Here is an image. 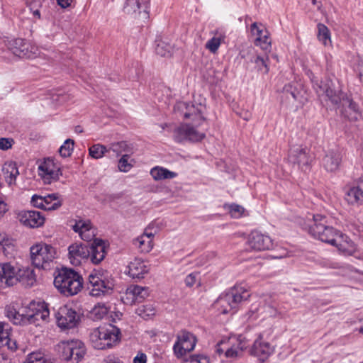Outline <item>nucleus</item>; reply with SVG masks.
Here are the masks:
<instances>
[{"instance_id":"nucleus-45","label":"nucleus","mask_w":363,"mask_h":363,"mask_svg":"<svg viewBox=\"0 0 363 363\" xmlns=\"http://www.w3.org/2000/svg\"><path fill=\"white\" fill-rule=\"evenodd\" d=\"M108 151L111 150L116 153V156L122 155L123 152H128L130 151L129 145L125 141H120L110 144L108 148Z\"/></svg>"},{"instance_id":"nucleus-48","label":"nucleus","mask_w":363,"mask_h":363,"mask_svg":"<svg viewBox=\"0 0 363 363\" xmlns=\"http://www.w3.org/2000/svg\"><path fill=\"white\" fill-rule=\"evenodd\" d=\"M228 211L232 218H239L242 216L245 208L238 204L233 203L228 205Z\"/></svg>"},{"instance_id":"nucleus-50","label":"nucleus","mask_w":363,"mask_h":363,"mask_svg":"<svg viewBox=\"0 0 363 363\" xmlns=\"http://www.w3.org/2000/svg\"><path fill=\"white\" fill-rule=\"evenodd\" d=\"M138 314L143 318L149 317L155 314V309L151 306H143L138 309Z\"/></svg>"},{"instance_id":"nucleus-43","label":"nucleus","mask_w":363,"mask_h":363,"mask_svg":"<svg viewBox=\"0 0 363 363\" xmlns=\"http://www.w3.org/2000/svg\"><path fill=\"white\" fill-rule=\"evenodd\" d=\"M135 160L132 158L129 154L122 155L118 160V169L121 172H128L135 165Z\"/></svg>"},{"instance_id":"nucleus-15","label":"nucleus","mask_w":363,"mask_h":363,"mask_svg":"<svg viewBox=\"0 0 363 363\" xmlns=\"http://www.w3.org/2000/svg\"><path fill=\"white\" fill-rule=\"evenodd\" d=\"M57 325L62 329L74 328L79 322L77 312L67 306L60 307L55 313Z\"/></svg>"},{"instance_id":"nucleus-29","label":"nucleus","mask_w":363,"mask_h":363,"mask_svg":"<svg viewBox=\"0 0 363 363\" xmlns=\"http://www.w3.org/2000/svg\"><path fill=\"white\" fill-rule=\"evenodd\" d=\"M128 274L132 278H143L144 275L149 272V265L147 262L135 258L131 261L128 266Z\"/></svg>"},{"instance_id":"nucleus-42","label":"nucleus","mask_w":363,"mask_h":363,"mask_svg":"<svg viewBox=\"0 0 363 363\" xmlns=\"http://www.w3.org/2000/svg\"><path fill=\"white\" fill-rule=\"evenodd\" d=\"M23 363H55L50 357L40 351H36L28 354Z\"/></svg>"},{"instance_id":"nucleus-21","label":"nucleus","mask_w":363,"mask_h":363,"mask_svg":"<svg viewBox=\"0 0 363 363\" xmlns=\"http://www.w3.org/2000/svg\"><path fill=\"white\" fill-rule=\"evenodd\" d=\"M108 245L106 242L100 238L94 240L90 247H89L90 255L89 259L94 264H99L105 258L107 253Z\"/></svg>"},{"instance_id":"nucleus-30","label":"nucleus","mask_w":363,"mask_h":363,"mask_svg":"<svg viewBox=\"0 0 363 363\" xmlns=\"http://www.w3.org/2000/svg\"><path fill=\"white\" fill-rule=\"evenodd\" d=\"M273 352L274 347L262 339L256 340L252 348V353L262 361L266 359Z\"/></svg>"},{"instance_id":"nucleus-38","label":"nucleus","mask_w":363,"mask_h":363,"mask_svg":"<svg viewBox=\"0 0 363 363\" xmlns=\"http://www.w3.org/2000/svg\"><path fill=\"white\" fill-rule=\"evenodd\" d=\"M317 38L324 46L332 45L330 31L323 23H319L317 25Z\"/></svg>"},{"instance_id":"nucleus-27","label":"nucleus","mask_w":363,"mask_h":363,"mask_svg":"<svg viewBox=\"0 0 363 363\" xmlns=\"http://www.w3.org/2000/svg\"><path fill=\"white\" fill-rule=\"evenodd\" d=\"M313 87L316 91L318 96L325 95L334 104L339 103L340 97L338 91L333 89L328 84H323L322 82H319L318 79H312Z\"/></svg>"},{"instance_id":"nucleus-26","label":"nucleus","mask_w":363,"mask_h":363,"mask_svg":"<svg viewBox=\"0 0 363 363\" xmlns=\"http://www.w3.org/2000/svg\"><path fill=\"white\" fill-rule=\"evenodd\" d=\"M345 200L348 204L353 206L363 204V182L354 186L345 187Z\"/></svg>"},{"instance_id":"nucleus-23","label":"nucleus","mask_w":363,"mask_h":363,"mask_svg":"<svg viewBox=\"0 0 363 363\" xmlns=\"http://www.w3.org/2000/svg\"><path fill=\"white\" fill-rule=\"evenodd\" d=\"M20 222L25 226L35 228L42 226L45 223L44 216L36 211H25L18 214Z\"/></svg>"},{"instance_id":"nucleus-41","label":"nucleus","mask_w":363,"mask_h":363,"mask_svg":"<svg viewBox=\"0 0 363 363\" xmlns=\"http://www.w3.org/2000/svg\"><path fill=\"white\" fill-rule=\"evenodd\" d=\"M110 308L106 304L99 303L90 311L91 318L94 320H100L108 315Z\"/></svg>"},{"instance_id":"nucleus-36","label":"nucleus","mask_w":363,"mask_h":363,"mask_svg":"<svg viewBox=\"0 0 363 363\" xmlns=\"http://www.w3.org/2000/svg\"><path fill=\"white\" fill-rule=\"evenodd\" d=\"M225 38V33L220 30H216L213 32V36L206 42L205 45L206 49L209 50L211 53H216Z\"/></svg>"},{"instance_id":"nucleus-16","label":"nucleus","mask_w":363,"mask_h":363,"mask_svg":"<svg viewBox=\"0 0 363 363\" xmlns=\"http://www.w3.org/2000/svg\"><path fill=\"white\" fill-rule=\"evenodd\" d=\"M89 247L82 242H74L68 247V259L73 266H80L89 258Z\"/></svg>"},{"instance_id":"nucleus-19","label":"nucleus","mask_w":363,"mask_h":363,"mask_svg":"<svg viewBox=\"0 0 363 363\" xmlns=\"http://www.w3.org/2000/svg\"><path fill=\"white\" fill-rule=\"evenodd\" d=\"M251 32L255 36V44L265 52H270L271 39L268 30L262 24L253 23Z\"/></svg>"},{"instance_id":"nucleus-56","label":"nucleus","mask_w":363,"mask_h":363,"mask_svg":"<svg viewBox=\"0 0 363 363\" xmlns=\"http://www.w3.org/2000/svg\"><path fill=\"white\" fill-rule=\"evenodd\" d=\"M147 356L143 352H138L133 359V363H146Z\"/></svg>"},{"instance_id":"nucleus-52","label":"nucleus","mask_w":363,"mask_h":363,"mask_svg":"<svg viewBox=\"0 0 363 363\" xmlns=\"http://www.w3.org/2000/svg\"><path fill=\"white\" fill-rule=\"evenodd\" d=\"M284 91L286 94H289L294 100H298V92L297 91L296 89L291 84L284 86Z\"/></svg>"},{"instance_id":"nucleus-51","label":"nucleus","mask_w":363,"mask_h":363,"mask_svg":"<svg viewBox=\"0 0 363 363\" xmlns=\"http://www.w3.org/2000/svg\"><path fill=\"white\" fill-rule=\"evenodd\" d=\"M184 363H208V359L203 355H196L185 360Z\"/></svg>"},{"instance_id":"nucleus-37","label":"nucleus","mask_w":363,"mask_h":363,"mask_svg":"<svg viewBox=\"0 0 363 363\" xmlns=\"http://www.w3.org/2000/svg\"><path fill=\"white\" fill-rule=\"evenodd\" d=\"M0 246L4 255L10 257L13 255L16 250L15 241L7 235L0 234Z\"/></svg>"},{"instance_id":"nucleus-18","label":"nucleus","mask_w":363,"mask_h":363,"mask_svg":"<svg viewBox=\"0 0 363 363\" xmlns=\"http://www.w3.org/2000/svg\"><path fill=\"white\" fill-rule=\"evenodd\" d=\"M148 296L149 289L147 287L131 285L126 289L121 296V299L125 304L133 305L142 302Z\"/></svg>"},{"instance_id":"nucleus-17","label":"nucleus","mask_w":363,"mask_h":363,"mask_svg":"<svg viewBox=\"0 0 363 363\" xmlns=\"http://www.w3.org/2000/svg\"><path fill=\"white\" fill-rule=\"evenodd\" d=\"M149 0H126L123 11L134 17L147 19L148 18Z\"/></svg>"},{"instance_id":"nucleus-13","label":"nucleus","mask_w":363,"mask_h":363,"mask_svg":"<svg viewBox=\"0 0 363 363\" xmlns=\"http://www.w3.org/2000/svg\"><path fill=\"white\" fill-rule=\"evenodd\" d=\"M196 344V338L194 334L186 330L182 331L174 345V352L178 357H183L186 352L192 351Z\"/></svg>"},{"instance_id":"nucleus-33","label":"nucleus","mask_w":363,"mask_h":363,"mask_svg":"<svg viewBox=\"0 0 363 363\" xmlns=\"http://www.w3.org/2000/svg\"><path fill=\"white\" fill-rule=\"evenodd\" d=\"M11 327L9 324L0 321V347L7 346L11 350H15L16 343L10 338Z\"/></svg>"},{"instance_id":"nucleus-14","label":"nucleus","mask_w":363,"mask_h":363,"mask_svg":"<svg viewBox=\"0 0 363 363\" xmlns=\"http://www.w3.org/2000/svg\"><path fill=\"white\" fill-rule=\"evenodd\" d=\"M246 245L252 250L263 251L270 250L273 247V242L268 235L253 230L248 235Z\"/></svg>"},{"instance_id":"nucleus-44","label":"nucleus","mask_w":363,"mask_h":363,"mask_svg":"<svg viewBox=\"0 0 363 363\" xmlns=\"http://www.w3.org/2000/svg\"><path fill=\"white\" fill-rule=\"evenodd\" d=\"M156 43L155 52L158 55L167 57L172 55L173 47L169 43L162 40H157Z\"/></svg>"},{"instance_id":"nucleus-40","label":"nucleus","mask_w":363,"mask_h":363,"mask_svg":"<svg viewBox=\"0 0 363 363\" xmlns=\"http://www.w3.org/2000/svg\"><path fill=\"white\" fill-rule=\"evenodd\" d=\"M62 205V201L57 194H52L43 196V209L52 211L57 209Z\"/></svg>"},{"instance_id":"nucleus-7","label":"nucleus","mask_w":363,"mask_h":363,"mask_svg":"<svg viewBox=\"0 0 363 363\" xmlns=\"http://www.w3.org/2000/svg\"><path fill=\"white\" fill-rule=\"evenodd\" d=\"M89 340L96 350H106L112 347L120 340V330L116 327H98L91 330Z\"/></svg>"},{"instance_id":"nucleus-47","label":"nucleus","mask_w":363,"mask_h":363,"mask_svg":"<svg viewBox=\"0 0 363 363\" xmlns=\"http://www.w3.org/2000/svg\"><path fill=\"white\" fill-rule=\"evenodd\" d=\"M74 140L67 139L59 148V153L63 157H69L74 150Z\"/></svg>"},{"instance_id":"nucleus-32","label":"nucleus","mask_w":363,"mask_h":363,"mask_svg":"<svg viewBox=\"0 0 363 363\" xmlns=\"http://www.w3.org/2000/svg\"><path fill=\"white\" fill-rule=\"evenodd\" d=\"M3 175L9 186L16 184V178L19 174L17 165L15 162H5L2 167Z\"/></svg>"},{"instance_id":"nucleus-6","label":"nucleus","mask_w":363,"mask_h":363,"mask_svg":"<svg viewBox=\"0 0 363 363\" xmlns=\"http://www.w3.org/2000/svg\"><path fill=\"white\" fill-rule=\"evenodd\" d=\"M30 252L31 262L35 267L48 270L53 267L57 251L52 245L37 242L30 247Z\"/></svg>"},{"instance_id":"nucleus-5","label":"nucleus","mask_w":363,"mask_h":363,"mask_svg":"<svg viewBox=\"0 0 363 363\" xmlns=\"http://www.w3.org/2000/svg\"><path fill=\"white\" fill-rule=\"evenodd\" d=\"M35 312L26 315L21 313L13 305H8L5 308L6 316L16 325H26L36 323L42 320L48 322L50 316V311L47 306L43 303L38 304Z\"/></svg>"},{"instance_id":"nucleus-58","label":"nucleus","mask_w":363,"mask_h":363,"mask_svg":"<svg viewBox=\"0 0 363 363\" xmlns=\"http://www.w3.org/2000/svg\"><path fill=\"white\" fill-rule=\"evenodd\" d=\"M122 316V313L119 311L111 313L110 317L111 320L116 322L117 320H120Z\"/></svg>"},{"instance_id":"nucleus-54","label":"nucleus","mask_w":363,"mask_h":363,"mask_svg":"<svg viewBox=\"0 0 363 363\" xmlns=\"http://www.w3.org/2000/svg\"><path fill=\"white\" fill-rule=\"evenodd\" d=\"M13 140L9 138H0V149L7 150L12 147Z\"/></svg>"},{"instance_id":"nucleus-39","label":"nucleus","mask_w":363,"mask_h":363,"mask_svg":"<svg viewBox=\"0 0 363 363\" xmlns=\"http://www.w3.org/2000/svg\"><path fill=\"white\" fill-rule=\"evenodd\" d=\"M343 115L351 121H356L362 116L358 105L352 101H348L347 106L344 109Z\"/></svg>"},{"instance_id":"nucleus-10","label":"nucleus","mask_w":363,"mask_h":363,"mask_svg":"<svg viewBox=\"0 0 363 363\" xmlns=\"http://www.w3.org/2000/svg\"><path fill=\"white\" fill-rule=\"evenodd\" d=\"M58 350L62 359L68 363H79L86 354L84 344L75 339L60 342Z\"/></svg>"},{"instance_id":"nucleus-28","label":"nucleus","mask_w":363,"mask_h":363,"mask_svg":"<svg viewBox=\"0 0 363 363\" xmlns=\"http://www.w3.org/2000/svg\"><path fill=\"white\" fill-rule=\"evenodd\" d=\"M150 226L151 225L145 229L143 234L133 240L134 245L138 247L141 252H149L153 247V237L155 233L149 231Z\"/></svg>"},{"instance_id":"nucleus-46","label":"nucleus","mask_w":363,"mask_h":363,"mask_svg":"<svg viewBox=\"0 0 363 363\" xmlns=\"http://www.w3.org/2000/svg\"><path fill=\"white\" fill-rule=\"evenodd\" d=\"M108 151V148L101 144L93 145L89 149V155L94 159L102 158Z\"/></svg>"},{"instance_id":"nucleus-9","label":"nucleus","mask_w":363,"mask_h":363,"mask_svg":"<svg viewBox=\"0 0 363 363\" xmlns=\"http://www.w3.org/2000/svg\"><path fill=\"white\" fill-rule=\"evenodd\" d=\"M89 290L91 296H101L112 290L113 284L110 279L109 274L103 269L92 271L89 277Z\"/></svg>"},{"instance_id":"nucleus-49","label":"nucleus","mask_w":363,"mask_h":363,"mask_svg":"<svg viewBox=\"0 0 363 363\" xmlns=\"http://www.w3.org/2000/svg\"><path fill=\"white\" fill-rule=\"evenodd\" d=\"M198 280H199V274L196 272H193V273L188 274L186 277V278L184 279V282L187 286L191 287L198 282Z\"/></svg>"},{"instance_id":"nucleus-25","label":"nucleus","mask_w":363,"mask_h":363,"mask_svg":"<svg viewBox=\"0 0 363 363\" xmlns=\"http://www.w3.org/2000/svg\"><path fill=\"white\" fill-rule=\"evenodd\" d=\"M289 159L290 162L297 164L299 167L307 168L310 164V157L307 150L302 145H294L289 150Z\"/></svg>"},{"instance_id":"nucleus-61","label":"nucleus","mask_w":363,"mask_h":363,"mask_svg":"<svg viewBox=\"0 0 363 363\" xmlns=\"http://www.w3.org/2000/svg\"><path fill=\"white\" fill-rule=\"evenodd\" d=\"M30 10L32 11L33 15L34 16L37 17L38 18H40V11L38 9L33 10V9L30 8Z\"/></svg>"},{"instance_id":"nucleus-35","label":"nucleus","mask_w":363,"mask_h":363,"mask_svg":"<svg viewBox=\"0 0 363 363\" xmlns=\"http://www.w3.org/2000/svg\"><path fill=\"white\" fill-rule=\"evenodd\" d=\"M250 62L254 65V69L260 74H267L269 72V57L260 56L258 54H255L250 59Z\"/></svg>"},{"instance_id":"nucleus-59","label":"nucleus","mask_w":363,"mask_h":363,"mask_svg":"<svg viewBox=\"0 0 363 363\" xmlns=\"http://www.w3.org/2000/svg\"><path fill=\"white\" fill-rule=\"evenodd\" d=\"M259 311L256 307L255 308L252 309L250 313H249V318L252 320H255L257 318L258 315L257 313H258Z\"/></svg>"},{"instance_id":"nucleus-22","label":"nucleus","mask_w":363,"mask_h":363,"mask_svg":"<svg viewBox=\"0 0 363 363\" xmlns=\"http://www.w3.org/2000/svg\"><path fill=\"white\" fill-rule=\"evenodd\" d=\"M342 163V155L337 149H331L325 152L322 160L324 169L329 172H335Z\"/></svg>"},{"instance_id":"nucleus-2","label":"nucleus","mask_w":363,"mask_h":363,"mask_svg":"<svg viewBox=\"0 0 363 363\" xmlns=\"http://www.w3.org/2000/svg\"><path fill=\"white\" fill-rule=\"evenodd\" d=\"M204 108L201 104L199 107H195L194 105L184 101L176 104L174 108L175 113L184 118H191L193 122L192 124L182 123L174 129L172 136L176 142H199L204 138L205 134L196 129L205 120L202 116Z\"/></svg>"},{"instance_id":"nucleus-60","label":"nucleus","mask_w":363,"mask_h":363,"mask_svg":"<svg viewBox=\"0 0 363 363\" xmlns=\"http://www.w3.org/2000/svg\"><path fill=\"white\" fill-rule=\"evenodd\" d=\"M0 363H12L11 359L6 358L0 352Z\"/></svg>"},{"instance_id":"nucleus-62","label":"nucleus","mask_w":363,"mask_h":363,"mask_svg":"<svg viewBox=\"0 0 363 363\" xmlns=\"http://www.w3.org/2000/svg\"><path fill=\"white\" fill-rule=\"evenodd\" d=\"M108 363H123L122 362H121L120 360L118 359H109L108 361Z\"/></svg>"},{"instance_id":"nucleus-57","label":"nucleus","mask_w":363,"mask_h":363,"mask_svg":"<svg viewBox=\"0 0 363 363\" xmlns=\"http://www.w3.org/2000/svg\"><path fill=\"white\" fill-rule=\"evenodd\" d=\"M72 0H57V4L63 9L70 6Z\"/></svg>"},{"instance_id":"nucleus-12","label":"nucleus","mask_w":363,"mask_h":363,"mask_svg":"<svg viewBox=\"0 0 363 363\" xmlns=\"http://www.w3.org/2000/svg\"><path fill=\"white\" fill-rule=\"evenodd\" d=\"M10 48L13 55L21 58L34 59L40 55L37 45L22 38L15 39Z\"/></svg>"},{"instance_id":"nucleus-4","label":"nucleus","mask_w":363,"mask_h":363,"mask_svg":"<svg viewBox=\"0 0 363 363\" xmlns=\"http://www.w3.org/2000/svg\"><path fill=\"white\" fill-rule=\"evenodd\" d=\"M54 285L65 296H74L82 289L83 279L74 270L65 268L55 277Z\"/></svg>"},{"instance_id":"nucleus-8","label":"nucleus","mask_w":363,"mask_h":363,"mask_svg":"<svg viewBox=\"0 0 363 363\" xmlns=\"http://www.w3.org/2000/svg\"><path fill=\"white\" fill-rule=\"evenodd\" d=\"M246 347V342L240 337L231 336L223 338L216 344V352L231 361L240 358Z\"/></svg>"},{"instance_id":"nucleus-31","label":"nucleus","mask_w":363,"mask_h":363,"mask_svg":"<svg viewBox=\"0 0 363 363\" xmlns=\"http://www.w3.org/2000/svg\"><path fill=\"white\" fill-rule=\"evenodd\" d=\"M16 277L17 282L20 281L28 286H33L36 281L35 271L30 267H18Z\"/></svg>"},{"instance_id":"nucleus-63","label":"nucleus","mask_w":363,"mask_h":363,"mask_svg":"<svg viewBox=\"0 0 363 363\" xmlns=\"http://www.w3.org/2000/svg\"><path fill=\"white\" fill-rule=\"evenodd\" d=\"M268 309H269V310H272V311H273L272 312H270V313H271V315H272V316H276V315H277V311H276L275 309H272V308H270V307H268Z\"/></svg>"},{"instance_id":"nucleus-64","label":"nucleus","mask_w":363,"mask_h":363,"mask_svg":"<svg viewBox=\"0 0 363 363\" xmlns=\"http://www.w3.org/2000/svg\"><path fill=\"white\" fill-rule=\"evenodd\" d=\"M359 332L363 333V327H362L360 329H359Z\"/></svg>"},{"instance_id":"nucleus-55","label":"nucleus","mask_w":363,"mask_h":363,"mask_svg":"<svg viewBox=\"0 0 363 363\" xmlns=\"http://www.w3.org/2000/svg\"><path fill=\"white\" fill-rule=\"evenodd\" d=\"M9 211V206L6 201L0 197V219H1L6 213Z\"/></svg>"},{"instance_id":"nucleus-53","label":"nucleus","mask_w":363,"mask_h":363,"mask_svg":"<svg viewBox=\"0 0 363 363\" xmlns=\"http://www.w3.org/2000/svg\"><path fill=\"white\" fill-rule=\"evenodd\" d=\"M30 203L34 207L43 209V196L35 194L32 196Z\"/></svg>"},{"instance_id":"nucleus-24","label":"nucleus","mask_w":363,"mask_h":363,"mask_svg":"<svg viewBox=\"0 0 363 363\" xmlns=\"http://www.w3.org/2000/svg\"><path fill=\"white\" fill-rule=\"evenodd\" d=\"M18 267L11 262L0 263V284L13 286L17 283Z\"/></svg>"},{"instance_id":"nucleus-11","label":"nucleus","mask_w":363,"mask_h":363,"mask_svg":"<svg viewBox=\"0 0 363 363\" xmlns=\"http://www.w3.org/2000/svg\"><path fill=\"white\" fill-rule=\"evenodd\" d=\"M38 175L45 184H50L57 181L62 175L60 164L50 157L38 162Z\"/></svg>"},{"instance_id":"nucleus-3","label":"nucleus","mask_w":363,"mask_h":363,"mask_svg":"<svg viewBox=\"0 0 363 363\" xmlns=\"http://www.w3.org/2000/svg\"><path fill=\"white\" fill-rule=\"evenodd\" d=\"M250 294L245 286L239 284L222 294L213 303L214 308L220 314H233L239 306L248 300Z\"/></svg>"},{"instance_id":"nucleus-34","label":"nucleus","mask_w":363,"mask_h":363,"mask_svg":"<svg viewBox=\"0 0 363 363\" xmlns=\"http://www.w3.org/2000/svg\"><path fill=\"white\" fill-rule=\"evenodd\" d=\"M150 174L155 181L172 179L177 177L178 175L177 172L170 171L168 169L160 166L152 167L150 169Z\"/></svg>"},{"instance_id":"nucleus-1","label":"nucleus","mask_w":363,"mask_h":363,"mask_svg":"<svg viewBox=\"0 0 363 363\" xmlns=\"http://www.w3.org/2000/svg\"><path fill=\"white\" fill-rule=\"evenodd\" d=\"M303 228L314 238L337 248L344 255H351L356 251V245L346 235L326 225V218L316 214L310 223H305Z\"/></svg>"},{"instance_id":"nucleus-20","label":"nucleus","mask_w":363,"mask_h":363,"mask_svg":"<svg viewBox=\"0 0 363 363\" xmlns=\"http://www.w3.org/2000/svg\"><path fill=\"white\" fill-rule=\"evenodd\" d=\"M72 230L79 234L84 241H94L96 236V229L89 219H79L72 225Z\"/></svg>"}]
</instances>
